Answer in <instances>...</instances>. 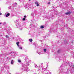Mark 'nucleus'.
Masks as SVG:
<instances>
[{
  "label": "nucleus",
  "mask_w": 74,
  "mask_h": 74,
  "mask_svg": "<svg viewBox=\"0 0 74 74\" xmlns=\"http://www.w3.org/2000/svg\"><path fill=\"white\" fill-rule=\"evenodd\" d=\"M23 70H25L27 68V66L26 65L24 64L23 66Z\"/></svg>",
  "instance_id": "1"
},
{
  "label": "nucleus",
  "mask_w": 74,
  "mask_h": 74,
  "mask_svg": "<svg viewBox=\"0 0 74 74\" xmlns=\"http://www.w3.org/2000/svg\"><path fill=\"white\" fill-rule=\"evenodd\" d=\"M69 65L71 67H73V69H74V66L73 65V64L72 63H70Z\"/></svg>",
  "instance_id": "2"
},
{
  "label": "nucleus",
  "mask_w": 74,
  "mask_h": 74,
  "mask_svg": "<svg viewBox=\"0 0 74 74\" xmlns=\"http://www.w3.org/2000/svg\"><path fill=\"white\" fill-rule=\"evenodd\" d=\"M57 52L58 53H61V52H62V51L61 50V49H59L57 51Z\"/></svg>",
  "instance_id": "3"
},
{
  "label": "nucleus",
  "mask_w": 74,
  "mask_h": 74,
  "mask_svg": "<svg viewBox=\"0 0 74 74\" xmlns=\"http://www.w3.org/2000/svg\"><path fill=\"white\" fill-rule=\"evenodd\" d=\"M71 12H67L66 13H65V15H69V14H71Z\"/></svg>",
  "instance_id": "4"
},
{
  "label": "nucleus",
  "mask_w": 74,
  "mask_h": 74,
  "mask_svg": "<svg viewBox=\"0 0 74 74\" xmlns=\"http://www.w3.org/2000/svg\"><path fill=\"white\" fill-rule=\"evenodd\" d=\"M35 4L37 6H39V4H38V2L37 1H36L35 3Z\"/></svg>",
  "instance_id": "5"
},
{
  "label": "nucleus",
  "mask_w": 74,
  "mask_h": 74,
  "mask_svg": "<svg viewBox=\"0 0 74 74\" xmlns=\"http://www.w3.org/2000/svg\"><path fill=\"white\" fill-rule=\"evenodd\" d=\"M18 47L19 49H22V46L21 45H19Z\"/></svg>",
  "instance_id": "6"
},
{
  "label": "nucleus",
  "mask_w": 74,
  "mask_h": 74,
  "mask_svg": "<svg viewBox=\"0 0 74 74\" xmlns=\"http://www.w3.org/2000/svg\"><path fill=\"white\" fill-rule=\"evenodd\" d=\"M24 70H25V71H29V69L27 67Z\"/></svg>",
  "instance_id": "7"
},
{
  "label": "nucleus",
  "mask_w": 74,
  "mask_h": 74,
  "mask_svg": "<svg viewBox=\"0 0 74 74\" xmlns=\"http://www.w3.org/2000/svg\"><path fill=\"white\" fill-rule=\"evenodd\" d=\"M10 14L8 13L7 14H6V17H8V16H10Z\"/></svg>",
  "instance_id": "8"
},
{
  "label": "nucleus",
  "mask_w": 74,
  "mask_h": 74,
  "mask_svg": "<svg viewBox=\"0 0 74 74\" xmlns=\"http://www.w3.org/2000/svg\"><path fill=\"white\" fill-rule=\"evenodd\" d=\"M51 14H52V17H53V16L55 15V12L53 13H51Z\"/></svg>",
  "instance_id": "9"
},
{
  "label": "nucleus",
  "mask_w": 74,
  "mask_h": 74,
  "mask_svg": "<svg viewBox=\"0 0 74 74\" xmlns=\"http://www.w3.org/2000/svg\"><path fill=\"white\" fill-rule=\"evenodd\" d=\"M29 41L30 42H32L33 41V40L32 39H29Z\"/></svg>",
  "instance_id": "10"
},
{
  "label": "nucleus",
  "mask_w": 74,
  "mask_h": 74,
  "mask_svg": "<svg viewBox=\"0 0 74 74\" xmlns=\"http://www.w3.org/2000/svg\"><path fill=\"white\" fill-rule=\"evenodd\" d=\"M5 36L7 38H9V36H8V35H6Z\"/></svg>",
  "instance_id": "11"
},
{
  "label": "nucleus",
  "mask_w": 74,
  "mask_h": 74,
  "mask_svg": "<svg viewBox=\"0 0 74 74\" xmlns=\"http://www.w3.org/2000/svg\"><path fill=\"white\" fill-rule=\"evenodd\" d=\"M11 53L12 56H15V55H14V53Z\"/></svg>",
  "instance_id": "12"
},
{
  "label": "nucleus",
  "mask_w": 74,
  "mask_h": 74,
  "mask_svg": "<svg viewBox=\"0 0 74 74\" xmlns=\"http://www.w3.org/2000/svg\"><path fill=\"white\" fill-rule=\"evenodd\" d=\"M19 42H16V44H17V45L18 46V47L19 46Z\"/></svg>",
  "instance_id": "13"
},
{
  "label": "nucleus",
  "mask_w": 74,
  "mask_h": 74,
  "mask_svg": "<svg viewBox=\"0 0 74 74\" xmlns=\"http://www.w3.org/2000/svg\"><path fill=\"white\" fill-rule=\"evenodd\" d=\"M11 64H13L14 63V61H13V60H12L11 62Z\"/></svg>",
  "instance_id": "14"
},
{
  "label": "nucleus",
  "mask_w": 74,
  "mask_h": 74,
  "mask_svg": "<svg viewBox=\"0 0 74 74\" xmlns=\"http://www.w3.org/2000/svg\"><path fill=\"white\" fill-rule=\"evenodd\" d=\"M44 27L42 25L40 26V28H41V29H43Z\"/></svg>",
  "instance_id": "15"
},
{
  "label": "nucleus",
  "mask_w": 74,
  "mask_h": 74,
  "mask_svg": "<svg viewBox=\"0 0 74 74\" xmlns=\"http://www.w3.org/2000/svg\"><path fill=\"white\" fill-rule=\"evenodd\" d=\"M44 52H46L47 51V49H44Z\"/></svg>",
  "instance_id": "16"
},
{
  "label": "nucleus",
  "mask_w": 74,
  "mask_h": 74,
  "mask_svg": "<svg viewBox=\"0 0 74 74\" xmlns=\"http://www.w3.org/2000/svg\"><path fill=\"white\" fill-rule=\"evenodd\" d=\"M18 62H19V63H21V60H18Z\"/></svg>",
  "instance_id": "17"
},
{
  "label": "nucleus",
  "mask_w": 74,
  "mask_h": 74,
  "mask_svg": "<svg viewBox=\"0 0 74 74\" xmlns=\"http://www.w3.org/2000/svg\"><path fill=\"white\" fill-rule=\"evenodd\" d=\"M44 71H46L47 70V69L46 68H45L44 69Z\"/></svg>",
  "instance_id": "18"
},
{
  "label": "nucleus",
  "mask_w": 74,
  "mask_h": 74,
  "mask_svg": "<svg viewBox=\"0 0 74 74\" xmlns=\"http://www.w3.org/2000/svg\"><path fill=\"white\" fill-rule=\"evenodd\" d=\"M25 20H26V19L25 18H23V21H25Z\"/></svg>",
  "instance_id": "19"
},
{
  "label": "nucleus",
  "mask_w": 74,
  "mask_h": 74,
  "mask_svg": "<svg viewBox=\"0 0 74 74\" xmlns=\"http://www.w3.org/2000/svg\"><path fill=\"white\" fill-rule=\"evenodd\" d=\"M38 54H39V55H41V53L40 52H39L38 53Z\"/></svg>",
  "instance_id": "20"
},
{
  "label": "nucleus",
  "mask_w": 74,
  "mask_h": 74,
  "mask_svg": "<svg viewBox=\"0 0 74 74\" xmlns=\"http://www.w3.org/2000/svg\"><path fill=\"white\" fill-rule=\"evenodd\" d=\"M24 18H26V16L25 15L24 16Z\"/></svg>",
  "instance_id": "21"
},
{
  "label": "nucleus",
  "mask_w": 74,
  "mask_h": 74,
  "mask_svg": "<svg viewBox=\"0 0 74 74\" xmlns=\"http://www.w3.org/2000/svg\"><path fill=\"white\" fill-rule=\"evenodd\" d=\"M2 15V13H1L0 12V15Z\"/></svg>",
  "instance_id": "22"
},
{
  "label": "nucleus",
  "mask_w": 74,
  "mask_h": 74,
  "mask_svg": "<svg viewBox=\"0 0 74 74\" xmlns=\"http://www.w3.org/2000/svg\"><path fill=\"white\" fill-rule=\"evenodd\" d=\"M7 59H10V58L8 57H7Z\"/></svg>",
  "instance_id": "23"
},
{
  "label": "nucleus",
  "mask_w": 74,
  "mask_h": 74,
  "mask_svg": "<svg viewBox=\"0 0 74 74\" xmlns=\"http://www.w3.org/2000/svg\"><path fill=\"white\" fill-rule=\"evenodd\" d=\"M16 4H17V3H15V5H16Z\"/></svg>",
  "instance_id": "24"
},
{
  "label": "nucleus",
  "mask_w": 74,
  "mask_h": 74,
  "mask_svg": "<svg viewBox=\"0 0 74 74\" xmlns=\"http://www.w3.org/2000/svg\"><path fill=\"white\" fill-rule=\"evenodd\" d=\"M47 74H49V72H48Z\"/></svg>",
  "instance_id": "25"
},
{
  "label": "nucleus",
  "mask_w": 74,
  "mask_h": 74,
  "mask_svg": "<svg viewBox=\"0 0 74 74\" xmlns=\"http://www.w3.org/2000/svg\"><path fill=\"white\" fill-rule=\"evenodd\" d=\"M8 9H10V7H9L8 8Z\"/></svg>",
  "instance_id": "26"
},
{
  "label": "nucleus",
  "mask_w": 74,
  "mask_h": 74,
  "mask_svg": "<svg viewBox=\"0 0 74 74\" xmlns=\"http://www.w3.org/2000/svg\"><path fill=\"white\" fill-rule=\"evenodd\" d=\"M48 4H50V2H48Z\"/></svg>",
  "instance_id": "27"
},
{
  "label": "nucleus",
  "mask_w": 74,
  "mask_h": 74,
  "mask_svg": "<svg viewBox=\"0 0 74 74\" xmlns=\"http://www.w3.org/2000/svg\"><path fill=\"white\" fill-rule=\"evenodd\" d=\"M1 36H2V35H0V37H1Z\"/></svg>",
  "instance_id": "28"
},
{
  "label": "nucleus",
  "mask_w": 74,
  "mask_h": 74,
  "mask_svg": "<svg viewBox=\"0 0 74 74\" xmlns=\"http://www.w3.org/2000/svg\"><path fill=\"white\" fill-rule=\"evenodd\" d=\"M20 30H22V28L20 29Z\"/></svg>",
  "instance_id": "29"
},
{
  "label": "nucleus",
  "mask_w": 74,
  "mask_h": 74,
  "mask_svg": "<svg viewBox=\"0 0 74 74\" xmlns=\"http://www.w3.org/2000/svg\"><path fill=\"white\" fill-rule=\"evenodd\" d=\"M71 43H72V44H73V41L72 42H71Z\"/></svg>",
  "instance_id": "30"
},
{
  "label": "nucleus",
  "mask_w": 74,
  "mask_h": 74,
  "mask_svg": "<svg viewBox=\"0 0 74 74\" xmlns=\"http://www.w3.org/2000/svg\"><path fill=\"white\" fill-rule=\"evenodd\" d=\"M51 72H49V74H51Z\"/></svg>",
  "instance_id": "31"
},
{
  "label": "nucleus",
  "mask_w": 74,
  "mask_h": 74,
  "mask_svg": "<svg viewBox=\"0 0 74 74\" xmlns=\"http://www.w3.org/2000/svg\"><path fill=\"white\" fill-rule=\"evenodd\" d=\"M0 56H2V54H0Z\"/></svg>",
  "instance_id": "32"
},
{
  "label": "nucleus",
  "mask_w": 74,
  "mask_h": 74,
  "mask_svg": "<svg viewBox=\"0 0 74 74\" xmlns=\"http://www.w3.org/2000/svg\"><path fill=\"white\" fill-rule=\"evenodd\" d=\"M41 65H43V64H41Z\"/></svg>",
  "instance_id": "33"
},
{
  "label": "nucleus",
  "mask_w": 74,
  "mask_h": 74,
  "mask_svg": "<svg viewBox=\"0 0 74 74\" xmlns=\"http://www.w3.org/2000/svg\"><path fill=\"white\" fill-rule=\"evenodd\" d=\"M8 33V34L9 35H10V34L9 33Z\"/></svg>",
  "instance_id": "34"
},
{
  "label": "nucleus",
  "mask_w": 74,
  "mask_h": 74,
  "mask_svg": "<svg viewBox=\"0 0 74 74\" xmlns=\"http://www.w3.org/2000/svg\"><path fill=\"white\" fill-rule=\"evenodd\" d=\"M72 54H73V53H74L72 52Z\"/></svg>",
  "instance_id": "35"
},
{
  "label": "nucleus",
  "mask_w": 74,
  "mask_h": 74,
  "mask_svg": "<svg viewBox=\"0 0 74 74\" xmlns=\"http://www.w3.org/2000/svg\"><path fill=\"white\" fill-rule=\"evenodd\" d=\"M0 25H1V23H0Z\"/></svg>",
  "instance_id": "36"
},
{
  "label": "nucleus",
  "mask_w": 74,
  "mask_h": 74,
  "mask_svg": "<svg viewBox=\"0 0 74 74\" xmlns=\"http://www.w3.org/2000/svg\"><path fill=\"white\" fill-rule=\"evenodd\" d=\"M3 55H4V56H5V55H5V54H4Z\"/></svg>",
  "instance_id": "37"
},
{
  "label": "nucleus",
  "mask_w": 74,
  "mask_h": 74,
  "mask_svg": "<svg viewBox=\"0 0 74 74\" xmlns=\"http://www.w3.org/2000/svg\"><path fill=\"white\" fill-rule=\"evenodd\" d=\"M60 70H62V69H61V68L60 69Z\"/></svg>",
  "instance_id": "38"
},
{
  "label": "nucleus",
  "mask_w": 74,
  "mask_h": 74,
  "mask_svg": "<svg viewBox=\"0 0 74 74\" xmlns=\"http://www.w3.org/2000/svg\"><path fill=\"white\" fill-rule=\"evenodd\" d=\"M31 1V0H29V1Z\"/></svg>",
  "instance_id": "39"
},
{
  "label": "nucleus",
  "mask_w": 74,
  "mask_h": 74,
  "mask_svg": "<svg viewBox=\"0 0 74 74\" xmlns=\"http://www.w3.org/2000/svg\"><path fill=\"white\" fill-rule=\"evenodd\" d=\"M16 21L17 22V21H18V20H16Z\"/></svg>",
  "instance_id": "40"
},
{
  "label": "nucleus",
  "mask_w": 74,
  "mask_h": 74,
  "mask_svg": "<svg viewBox=\"0 0 74 74\" xmlns=\"http://www.w3.org/2000/svg\"><path fill=\"white\" fill-rule=\"evenodd\" d=\"M19 0V1H20V0Z\"/></svg>",
  "instance_id": "41"
}]
</instances>
